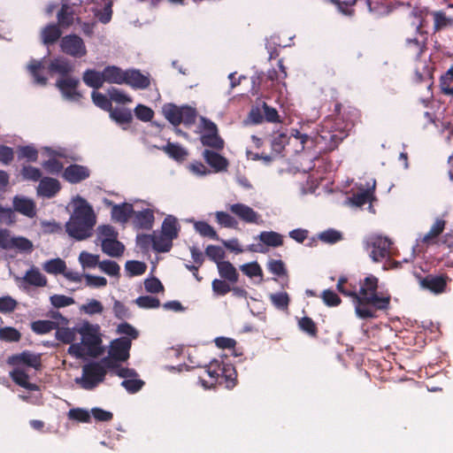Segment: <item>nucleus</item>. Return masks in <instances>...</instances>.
I'll list each match as a JSON object with an SVG mask.
<instances>
[{
	"instance_id": "20",
	"label": "nucleus",
	"mask_w": 453,
	"mask_h": 453,
	"mask_svg": "<svg viewBox=\"0 0 453 453\" xmlns=\"http://www.w3.org/2000/svg\"><path fill=\"white\" fill-rule=\"evenodd\" d=\"M134 213L133 205L126 202L112 205L111 211L112 220L119 224L127 223Z\"/></svg>"
},
{
	"instance_id": "8",
	"label": "nucleus",
	"mask_w": 453,
	"mask_h": 453,
	"mask_svg": "<svg viewBox=\"0 0 453 453\" xmlns=\"http://www.w3.org/2000/svg\"><path fill=\"white\" fill-rule=\"evenodd\" d=\"M308 141L309 136L306 134H302L297 129H292L289 136L285 134H280L275 136L272 141V150L276 154H280L283 151L286 146H290L292 143L298 142V145L295 148V153H299L304 150L305 144Z\"/></svg>"
},
{
	"instance_id": "57",
	"label": "nucleus",
	"mask_w": 453,
	"mask_h": 453,
	"mask_svg": "<svg viewBox=\"0 0 453 453\" xmlns=\"http://www.w3.org/2000/svg\"><path fill=\"white\" fill-rule=\"evenodd\" d=\"M20 173L22 178L27 180L37 181L42 177L40 169L32 165H23Z\"/></svg>"
},
{
	"instance_id": "17",
	"label": "nucleus",
	"mask_w": 453,
	"mask_h": 453,
	"mask_svg": "<svg viewBox=\"0 0 453 453\" xmlns=\"http://www.w3.org/2000/svg\"><path fill=\"white\" fill-rule=\"evenodd\" d=\"M150 75L149 73L143 74L139 69L134 68L126 70L125 84L133 89H147L150 88Z\"/></svg>"
},
{
	"instance_id": "12",
	"label": "nucleus",
	"mask_w": 453,
	"mask_h": 453,
	"mask_svg": "<svg viewBox=\"0 0 453 453\" xmlns=\"http://www.w3.org/2000/svg\"><path fill=\"white\" fill-rule=\"evenodd\" d=\"M422 27V22H420L416 27V31L419 35V38H408L405 42V50L417 60L421 58L426 50V32L423 31Z\"/></svg>"
},
{
	"instance_id": "58",
	"label": "nucleus",
	"mask_w": 453,
	"mask_h": 453,
	"mask_svg": "<svg viewBox=\"0 0 453 453\" xmlns=\"http://www.w3.org/2000/svg\"><path fill=\"white\" fill-rule=\"evenodd\" d=\"M99 268L110 276H119V265L112 260H103L99 264Z\"/></svg>"
},
{
	"instance_id": "35",
	"label": "nucleus",
	"mask_w": 453,
	"mask_h": 453,
	"mask_svg": "<svg viewBox=\"0 0 453 453\" xmlns=\"http://www.w3.org/2000/svg\"><path fill=\"white\" fill-rule=\"evenodd\" d=\"M14 211L21 214L34 218L36 215L35 204L33 200H13Z\"/></svg>"
},
{
	"instance_id": "14",
	"label": "nucleus",
	"mask_w": 453,
	"mask_h": 453,
	"mask_svg": "<svg viewBox=\"0 0 453 453\" xmlns=\"http://www.w3.org/2000/svg\"><path fill=\"white\" fill-rule=\"evenodd\" d=\"M132 347L131 339L119 337L110 342L108 354L117 358L119 362H126L130 357V349Z\"/></svg>"
},
{
	"instance_id": "44",
	"label": "nucleus",
	"mask_w": 453,
	"mask_h": 453,
	"mask_svg": "<svg viewBox=\"0 0 453 453\" xmlns=\"http://www.w3.org/2000/svg\"><path fill=\"white\" fill-rule=\"evenodd\" d=\"M298 326L301 331L307 334L311 337L318 336V327L316 323L310 317H303L298 320Z\"/></svg>"
},
{
	"instance_id": "29",
	"label": "nucleus",
	"mask_w": 453,
	"mask_h": 453,
	"mask_svg": "<svg viewBox=\"0 0 453 453\" xmlns=\"http://www.w3.org/2000/svg\"><path fill=\"white\" fill-rule=\"evenodd\" d=\"M161 150L171 158L178 162L184 161L188 155V152L185 148L179 143H173L171 142H168L166 145L161 148Z\"/></svg>"
},
{
	"instance_id": "63",
	"label": "nucleus",
	"mask_w": 453,
	"mask_h": 453,
	"mask_svg": "<svg viewBox=\"0 0 453 453\" xmlns=\"http://www.w3.org/2000/svg\"><path fill=\"white\" fill-rule=\"evenodd\" d=\"M56 337L60 342L69 344L75 340V332L73 329L68 327L58 328Z\"/></svg>"
},
{
	"instance_id": "30",
	"label": "nucleus",
	"mask_w": 453,
	"mask_h": 453,
	"mask_svg": "<svg viewBox=\"0 0 453 453\" xmlns=\"http://www.w3.org/2000/svg\"><path fill=\"white\" fill-rule=\"evenodd\" d=\"M82 80L85 84L95 89L103 87L104 81V73L94 69H88L83 73Z\"/></svg>"
},
{
	"instance_id": "61",
	"label": "nucleus",
	"mask_w": 453,
	"mask_h": 453,
	"mask_svg": "<svg viewBox=\"0 0 453 453\" xmlns=\"http://www.w3.org/2000/svg\"><path fill=\"white\" fill-rule=\"evenodd\" d=\"M134 114L138 119L144 122L150 121L154 117L153 110L143 104H138L134 108Z\"/></svg>"
},
{
	"instance_id": "28",
	"label": "nucleus",
	"mask_w": 453,
	"mask_h": 453,
	"mask_svg": "<svg viewBox=\"0 0 453 453\" xmlns=\"http://www.w3.org/2000/svg\"><path fill=\"white\" fill-rule=\"evenodd\" d=\"M102 251L109 257H119L125 251V245L118 239L115 240H102L101 243Z\"/></svg>"
},
{
	"instance_id": "1",
	"label": "nucleus",
	"mask_w": 453,
	"mask_h": 453,
	"mask_svg": "<svg viewBox=\"0 0 453 453\" xmlns=\"http://www.w3.org/2000/svg\"><path fill=\"white\" fill-rule=\"evenodd\" d=\"M347 278L341 277L337 282V290L346 296L353 298L356 314L363 319L376 317L377 311H387L390 307L391 296L388 293L379 292V280L374 275H369L359 282V289L349 285L345 288Z\"/></svg>"
},
{
	"instance_id": "34",
	"label": "nucleus",
	"mask_w": 453,
	"mask_h": 453,
	"mask_svg": "<svg viewBox=\"0 0 453 453\" xmlns=\"http://www.w3.org/2000/svg\"><path fill=\"white\" fill-rule=\"evenodd\" d=\"M200 141L203 146L216 150H221L225 146V142L219 136V132L213 134H203L200 137Z\"/></svg>"
},
{
	"instance_id": "16",
	"label": "nucleus",
	"mask_w": 453,
	"mask_h": 453,
	"mask_svg": "<svg viewBox=\"0 0 453 453\" xmlns=\"http://www.w3.org/2000/svg\"><path fill=\"white\" fill-rule=\"evenodd\" d=\"M376 181L373 179H360L350 188L351 195L347 198H375Z\"/></svg>"
},
{
	"instance_id": "26",
	"label": "nucleus",
	"mask_w": 453,
	"mask_h": 453,
	"mask_svg": "<svg viewBox=\"0 0 453 453\" xmlns=\"http://www.w3.org/2000/svg\"><path fill=\"white\" fill-rule=\"evenodd\" d=\"M48 69L51 73H58L62 77H68L69 73L73 71V65L64 58H56L50 61Z\"/></svg>"
},
{
	"instance_id": "54",
	"label": "nucleus",
	"mask_w": 453,
	"mask_h": 453,
	"mask_svg": "<svg viewBox=\"0 0 453 453\" xmlns=\"http://www.w3.org/2000/svg\"><path fill=\"white\" fill-rule=\"evenodd\" d=\"M205 255L211 261L219 265V263L223 262L222 260L225 257V251L221 247L211 244L206 247Z\"/></svg>"
},
{
	"instance_id": "60",
	"label": "nucleus",
	"mask_w": 453,
	"mask_h": 453,
	"mask_svg": "<svg viewBox=\"0 0 453 453\" xmlns=\"http://www.w3.org/2000/svg\"><path fill=\"white\" fill-rule=\"evenodd\" d=\"M119 233L116 229L110 225H104L98 227V239L102 243V240H115L118 239Z\"/></svg>"
},
{
	"instance_id": "10",
	"label": "nucleus",
	"mask_w": 453,
	"mask_h": 453,
	"mask_svg": "<svg viewBox=\"0 0 453 453\" xmlns=\"http://www.w3.org/2000/svg\"><path fill=\"white\" fill-rule=\"evenodd\" d=\"M106 372L100 363L91 362L85 365L82 368V378L81 379V387L88 390L93 389L104 381Z\"/></svg>"
},
{
	"instance_id": "4",
	"label": "nucleus",
	"mask_w": 453,
	"mask_h": 453,
	"mask_svg": "<svg viewBox=\"0 0 453 453\" xmlns=\"http://www.w3.org/2000/svg\"><path fill=\"white\" fill-rule=\"evenodd\" d=\"M236 378L237 372L232 364L222 358H215L203 366V374L199 375V382L205 389L223 383L227 388H233L236 384Z\"/></svg>"
},
{
	"instance_id": "55",
	"label": "nucleus",
	"mask_w": 453,
	"mask_h": 453,
	"mask_svg": "<svg viewBox=\"0 0 453 453\" xmlns=\"http://www.w3.org/2000/svg\"><path fill=\"white\" fill-rule=\"evenodd\" d=\"M79 261L81 264V265L85 267L93 268L96 265L99 266V264L101 261H99V256L94 255L87 251L81 252L79 256Z\"/></svg>"
},
{
	"instance_id": "32",
	"label": "nucleus",
	"mask_w": 453,
	"mask_h": 453,
	"mask_svg": "<svg viewBox=\"0 0 453 453\" xmlns=\"http://www.w3.org/2000/svg\"><path fill=\"white\" fill-rule=\"evenodd\" d=\"M35 83L45 86L48 82L47 77L41 74V71L44 68L42 60L32 59L27 66Z\"/></svg>"
},
{
	"instance_id": "7",
	"label": "nucleus",
	"mask_w": 453,
	"mask_h": 453,
	"mask_svg": "<svg viewBox=\"0 0 453 453\" xmlns=\"http://www.w3.org/2000/svg\"><path fill=\"white\" fill-rule=\"evenodd\" d=\"M392 242L386 236L372 234L364 241V248L369 252V257L375 263L381 262L390 257Z\"/></svg>"
},
{
	"instance_id": "6",
	"label": "nucleus",
	"mask_w": 453,
	"mask_h": 453,
	"mask_svg": "<svg viewBox=\"0 0 453 453\" xmlns=\"http://www.w3.org/2000/svg\"><path fill=\"white\" fill-rule=\"evenodd\" d=\"M81 335V343L87 349V355L96 357L103 354L104 349L101 346L102 339L99 334L98 326L86 322L78 329Z\"/></svg>"
},
{
	"instance_id": "38",
	"label": "nucleus",
	"mask_w": 453,
	"mask_h": 453,
	"mask_svg": "<svg viewBox=\"0 0 453 453\" xmlns=\"http://www.w3.org/2000/svg\"><path fill=\"white\" fill-rule=\"evenodd\" d=\"M258 238L264 244L270 247H279L283 244L281 234L273 231L261 232Z\"/></svg>"
},
{
	"instance_id": "48",
	"label": "nucleus",
	"mask_w": 453,
	"mask_h": 453,
	"mask_svg": "<svg viewBox=\"0 0 453 453\" xmlns=\"http://www.w3.org/2000/svg\"><path fill=\"white\" fill-rule=\"evenodd\" d=\"M32 330L38 334H48L57 328V324L50 320H36L31 325Z\"/></svg>"
},
{
	"instance_id": "46",
	"label": "nucleus",
	"mask_w": 453,
	"mask_h": 453,
	"mask_svg": "<svg viewBox=\"0 0 453 453\" xmlns=\"http://www.w3.org/2000/svg\"><path fill=\"white\" fill-rule=\"evenodd\" d=\"M43 269L51 274L63 273L66 269V265L61 258H54L47 261L43 265Z\"/></svg>"
},
{
	"instance_id": "9",
	"label": "nucleus",
	"mask_w": 453,
	"mask_h": 453,
	"mask_svg": "<svg viewBox=\"0 0 453 453\" xmlns=\"http://www.w3.org/2000/svg\"><path fill=\"white\" fill-rule=\"evenodd\" d=\"M419 287L422 289L428 290L434 295H440L446 291L448 283L451 279L445 273L441 274H427L422 276L419 273L414 274Z\"/></svg>"
},
{
	"instance_id": "41",
	"label": "nucleus",
	"mask_w": 453,
	"mask_h": 453,
	"mask_svg": "<svg viewBox=\"0 0 453 453\" xmlns=\"http://www.w3.org/2000/svg\"><path fill=\"white\" fill-rule=\"evenodd\" d=\"M110 116L119 124H129L133 119L131 111L126 108H114L110 111Z\"/></svg>"
},
{
	"instance_id": "50",
	"label": "nucleus",
	"mask_w": 453,
	"mask_h": 453,
	"mask_svg": "<svg viewBox=\"0 0 453 453\" xmlns=\"http://www.w3.org/2000/svg\"><path fill=\"white\" fill-rule=\"evenodd\" d=\"M272 303L279 310H287L290 302L287 292H279L270 295Z\"/></svg>"
},
{
	"instance_id": "5",
	"label": "nucleus",
	"mask_w": 453,
	"mask_h": 453,
	"mask_svg": "<svg viewBox=\"0 0 453 453\" xmlns=\"http://www.w3.org/2000/svg\"><path fill=\"white\" fill-rule=\"evenodd\" d=\"M162 111L165 118L175 127L180 123L191 126L196 122V111L188 105L179 107L173 104H166L163 106Z\"/></svg>"
},
{
	"instance_id": "42",
	"label": "nucleus",
	"mask_w": 453,
	"mask_h": 453,
	"mask_svg": "<svg viewBox=\"0 0 453 453\" xmlns=\"http://www.w3.org/2000/svg\"><path fill=\"white\" fill-rule=\"evenodd\" d=\"M173 240L164 234L153 235V250L157 252H168L173 247Z\"/></svg>"
},
{
	"instance_id": "39",
	"label": "nucleus",
	"mask_w": 453,
	"mask_h": 453,
	"mask_svg": "<svg viewBox=\"0 0 453 453\" xmlns=\"http://www.w3.org/2000/svg\"><path fill=\"white\" fill-rule=\"evenodd\" d=\"M178 223L174 217H166L162 224V234L170 237V239H176L178 237Z\"/></svg>"
},
{
	"instance_id": "45",
	"label": "nucleus",
	"mask_w": 453,
	"mask_h": 453,
	"mask_svg": "<svg viewBox=\"0 0 453 453\" xmlns=\"http://www.w3.org/2000/svg\"><path fill=\"white\" fill-rule=\"evenodd\" d=\"M195 229L199 234L203 237H208L212 240L219 241V235L214 228L205 221H197L194 225Z\"/></svg>"
},
{
	"instance_id": "33",
	"label": "nucleus",
	"mask_w": 453,
	"mask_h": 453,
	"mask_svg": "<svg viewBox=\"0 0 453 453\" xmlns=\"http://www.w3.org/2000/svg\"><path fill=\"white\" fill-rule=\"evenodd\" d=\"M217 265L219 273L223 279L232 283H235L238 280L239 274L235 267L229 261H223Z\"/></svg>"
},
{
	"instance_id": "52",
	"label": "nucleus",
	"mask_w": 453,
	"mask_h": 453,
	"mask_svg": "<svg viewBox=\"0 0 453 453\" xmlns=\"http://www.w3.org/2000/svg\"><path fill=\"white\" fill-rule=\"evenodd\" d=\"M93 103L99 107L100 109L110 111L112 108L111 99L108 98L105 95L93 91L91 94Z\"/></svg>"
},
{
	"instance_id": "18",
	"label": "nucleus",
	"mask_w": 453,
	"mask_h": 453,
	"mask_svg": "<svg viewBox=\"0 0 453 453\" xmlns=\"http://www.w3.org/2000/svg\"><path fill=\"white\" fill-rule=\"evenodd\" d=\"M204 161L210 165L214 173L226 172L229 166L228 160L219 153L205 149L203 151Z\"/></svg>"
},
{
	"instance_id": "3",
	"label": "nucleus",
	"mask_w": 453,
	"mask_h": 453,
	"mask_svg": "<svg viewBox=\"0 0 453 453\" xmlns=\"http://www.w3.org/2000/svg\"><path fill=\"white\" fill-rule=\"evenodd\" d=\"M73 212L65 224V231L70 237L82 241L92 235L96 215L87 200H73Z\"/></svg>"
},
{
	"instance_id": "49",
	"label": "nucleus",
	"mask_w": 453,
	"mask_h": 453,
	"mask_svg": "<svg viewBox=\"0 0 453 453\" xmlns=\"http://www.w3.org/2000/svg\"><path fill=\"white\" fill-rule=\"evenodd\" d=\"M18 158H26L28 162H36L38 150L32 145L20 146L18 149Z\"/></svg>"
},
{
	"instance_id": "25",
	"label": "nucleus",
	"mask_w": 453,
	"mask_h": 453,
	"mask_svg": "<svg viewBox=\"0 0 453 453\" xmlns=\"http://www.w3.org/2000/svg\"><path fill=\"white\" fill-rule=\"evenodd\" d=\"M104 81L110 84H125L126 70L117 65H108L104 70Z\"/></svg>"
},
{
	"instance_id": "36",
	"label": "nucleus",
	"mask_w": 453,
	"mask_h": 453,
	"mask_svg": "<svg viewBox=\"0 0 453 453\" xmlns=\"http://www.w3.org/2000/svg\"><path fill=\"white\" fill-rule=\"evenodd\" d=\"M432 16L434 18V33L453 26V19L448 17L443 12H434Z\"/></svg>"
},
{
	"instance_id": "11",
	"label": "nucleus",
	"mask_w": 453,
	"mask_h": 453,
	"mask_svg": "<svg viewBox=\"0 0 453 453\" xmlns=\"http://www.w3.org/2000/svg\"><path fill=\"white\" fill-rule=\"evenodd\" d=\"M61 50L73 58H82L87 55L84 41L77 35H68L60 40Z\"/></svg>"
},
{
	"instance_id": "19",
	"label": "nucleus",
	"mask_w": 453,
	"mask_h": 453,
	"mask_svg": "<svg viewBox=\"0 0 453 453\" xmlns=\"http://www.w3.org/2000/svg\"><path fill=\"white\" fill-rule=\"evenodd\" d=\"M90 176L89 169L85 165H70L63 172V178L73 184L79 183Z\"/></svg>"
},
{
	"instance_id": "15",
	"label": "nucleus",
	"mask_w": 453,
	"mask_h": 453,
	"mask_svg": "<svg viewBox=\"0 0 453 453\" xmlns=\"http://www.w3.org/2000/svg\"><path fill=\"white\" fill-rule=\"evenodd\" d=\"M7 364L13 366L25 365L39 371L42 368V358L40 354H35L29 350H24L21 353L10 356L7 358Z\"/></svg>"
},
{
	"instance_id": "53",
	"label": "nucleus",
	"mask_w": 453,
	"mask_h": 453,
	"mask_svg": "<svg viewBox=\"0 0 453 453\" xmlns=\"http://www.w3.org/2000/svg\"><path fill=\"white\" fill-rule=\"evenodd\" d=\"M116 333L123 335L122 337H127L133 340H135L139 336V332L136 330L131 324L127 322L120 323L116 329Z\"/></svg>"
},
{
	"instance_id": "62",
	"label": "nucleus",
	"mask_w": 453,
	"mask_h": 453,
	"mask_svg": "<svg viewBox=\"0 0 453 453\" xmlns=\"http://www.w3.org/2000/svg\"><path fill=\"white\" fill-rule=\"evenodd\" d=\"M11 249L30 252L33 250V243L25 237H12Z\"/></svg>"
},
{
	"instance_id": "27",
	"label": "nucleus",
	"mask_w": 453,
	"mask_h": 453,
	"mask_svg": "<svg viewBox=\"0 0 453 453\" xmlns=\"http://www.w3.org/2000/svg\"><path fill=\"white\" fill-rule=\"evenodd\" d=\"M10 377L17 385H19L21 388H24L30 391L40 390V387L37 384L31 383L28 381V374L21 369L16 368L12 370L10 372Z\"/></svg>"
},
{
	"instance_id": "2",
	"label": "nucleus",
	"mask_w": 453,
	"mask_h": 453,
	"mask_svg": "<svg viewBox=\"0 0 453 453\" xmlns=\"http://www.w3.org/2000/svg\"><path fill=\"white\" fill-rule=\"evenodd\" d=\"M342 105L336 103L334 105V117L326 118L321 124L316 142L323 146L325 150L332 151L349 135L353 127V121L345 119L342 112Z\"/></svg>"
},
{
	"instance_id": "37",
	"label": "nucleus",
	"mask_w": 453,
	"mask_h": 453,
	"mask_svg": "<svg viewBox=\"0 0 453 453\" xmlns=\"http://www.w3.org/2000/svg\"><path fill=\"white\" fill-rule=\"evenodd\" d=\"M446 222L442 219H436L430 230L424 235L422 242L430 243L436 239L444 230Z\"/></svg>"
},
{
	"instance_id": "13",
	"label": "nucleus",
	"mask_w": 453,
	"mask_h": 453,
	"mask_svg": "<svg viewBox=\"0 0 453 453\" xmlns=\"http://www.w3.org/2000/svg\"><path fill=\"white\" fill-rule=\"evenodd\" d=\"M79 84V79L68 76L59 78L56 82V87L65 99L79 101L82 97L81 93L77 90Z\"/></svg>"
},
{
	"instance_id": "43",
	"label": "nucleus",
	"mask_w": 453,
	"mask_h": 453,
	"mask_svg": "<svg viewBox=\"0 0 453 453\" xmlns=\"http://www.w3.org/2000/svg\"><path fill=\"white\" fill-rule=\"evenodd\" d=\"M24 280L35 287H44L47 284V279L38 269H31L27 272Z\"/></svg>"
},
{
	"instance_id": "21",
	"label": "nucleus",
	"mask_w": 453,
	"mask_h": 453,
	"mask_svg": "<svg viewBox=\"0 0 453 453\" xmlns=\"http://www.w3.org/2000/svg\"><path fill=\"white\" fill-rule=\"evenodd\" d=\"M133 225L138 229L150 230L152 228L155 217L151 209L134 211L133 214Z\"/></svg>"
},
{
	"instance_id": "24",
	"label": "nucleus",
	"mask_w": 453,
	"mask_h": 453,
	"mask_svg": "<svg viewBox=\"0 0 453 453\" xmlns=\"http://www.w3.org/2000/svg\"><path fill=\"white\" fill-rule=\"evenodd\" d=\"M230 211L247 223H257L258 214L248 205L243 203H234L230 206Z\"/></svg>"
},
{
	"instance_id": "47",
	"label": "nucleus",
	"mask_w": 453,
	"mask_h": 453,
	"mask_svg": "<svg viewBox=\"0 0 453 453\" xmlns=\"http://www.w3.org/2000/svg\"><path fill=\"white\" fill-rule=\"evenodd\" d=\"M126 271L130 277L139 276L146 272L147 265L144 262L129 260L125 265Z\"/></svg>"
},
{
	"instance_id": "59",
	"label": "nucleus",
	"mask_w": 453,
	"mask_h": 453,
	"mask_svg": "<svg viewBox=\"0 0 453 453\" xmlns=\"http://www.w3.org/2000/svg\"><path fill=\"white\" fill-rule=\"evenodd\" d=\"M324 303L329 307L338 306L342 303L340 296L331 289H326L321 293Z\"/></svg>"
},
{
	"instance_id": "23",
	"label": "nucleus",
	"mask_w": 453,
	"mask_h": 453,
	"mask_svg": "<svg viewBox=\"0 0 453 453\" xmlns=\"http://www.w3.org/2000/svg\"><path fill=\"white\" fill-rule=\"evenodd\" d=\"M62 30L55 23L48 24L44 27L41 32V39L44 45L50 46L56 43L60 38H62Z\"/></svg>"
},
{
	"instance_id": "56",
	"label": "nucleus",
	"mask_w": 453,
	"mask_h": 453,
	"mask_svg": "<svg viewBox=\"0 0 453 453\" xmlns=\"http://www.w3.org/2000/svg\"><path fill=\"white\" fill-rule=\"evenodd\" d=\"M135 303L142 309H155L160 306L159 299L151 296H139L136 298Z\"/></svg>"
},
{
	"instance_id": "40",
	"label": "nucleus",
	"mask_w": 453,
	"mask_h": 453,
	"mask_svg": "<svg viewBox=\"0 0 453 453\" xmlns=\"http://www.w3.org/2000/svg\"><path fill=\"white\" fill-rule=\"evenodd\" d=\"M440 88L443 95L453 96V65L441 76Z\"/></svg>"
},
{
	"instance_id": "31",
	"label": "nucleus",
	"mask_w": 453,
	"mask_h": 453,
	"mask_svg": "<svg viewBox=\"0 0 453 453\" xmlns=\"http://www.w3.org/2000/svg\"><path fill=\"white\" fill-rule=\"evenodd\" d=\"M58 23L60 28L70 27L74 21V12L73 8L67 4H63L57 15Z\"/></svg>"
},
{
	"instance_id": "51",
	"label": "nucleus",
	"mask_w": 453,
	"mask_h": 453,
	"mask_svg": "<svg viewBox=\"0 0 453 453\" xmlns=\"http://www.w3.org/2000/svg\"><path fill=\"white\" fill-rule=\"evenodd\" d=\"M21 334L16 328L5 326L0 329V339L8 342H17L20 340Z\"/></svg>"
},
{
	"instance_id": "64",
	"label": "nucleus",
	"mask_w": 453,
	"mask_h": 453,
	"mask_svg": "<svg viewBox=\"0 0 453 453\" xmlns=\"http://www.w3.org/2000/svg\"><path fill=\"white\" fill-rule=\"evenodd\" d=\"M319 239L326 243H335L342 239L341 232L335 229H327L319 234Z\"/></svg>"
},
{
	"instance_id": "22",
	"label": "nucleus",
	"mask_w": 453,
	"mask_h": 453,
	"mask_svg": "<svg viewBox=\"0 0 453 453\" xmlns=\"http://www.w3.org/2000/svg\"><path fill=\"white\" fill-rule=\"evenodd\" d=\"M60 188V182L57 179L44 177L40 180L37 193L41 196L51 197L56 196Z\"/></svg>"
}]
</instances>
